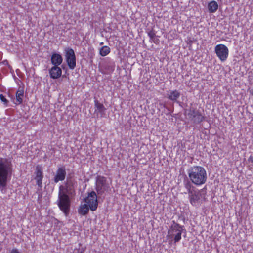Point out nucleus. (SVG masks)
I'll list each match as a JSON object with an SVG mask.
<instances>
[{"mask_svg":"<svg viewBox=\"0 0 253 253\" xmlns=\"http://www.w3.org/2000/svg\"><path fill=\"white\" fill-rule=\"evenodd\" d=\"M0 99L5 105H7L8 101L5 96L2 94L0 95Z\"/></svg>","mask_w":253,"mask_h":253,"instance_id":"23","label":"nucleus"},{"mask_svg":"<svg viewBox=\"0 0 253 253\" xmlns=\"http://www.w3.org/2000/svg\"><path fill=\"white\" fill-rule=\"evenodd\" d=\"M183 230V226L173 221L168 231L167 237L169 239L173 238L174 243L178 242L181 239V234Z\"/></svg>","mask_w":253,"mask_h":253,"instance_id":"4","label":"nucleus"},{"mask_svg":"<svg viewBox=\"0 0 253 253\" xmlns=\"http://www.w3.org/2000/svg\"><path fill=\"white\" fill-rule=\"evenodd\" d=\"M248 160H249V161H251V162H253V157L251 156L249 157V158Z\"/></svg>","mask_w":253,"mask_h":253,"instance_id":"26","label":"nucleus"},{"mask_svg":"<svg viewBox=\"0 0 253 253\" xmlns=\"http://www.w3.org/2000/svg\"><path fill=\"white\" fill-rule=\"evenodd\" d=\"M94 112L97 116H99L100 118H104L105 117V111L106 109L104 105L97 99L94 100Z\"/></svg>","mask_w":253,"mask_h":253,"instance_id":"12","label":"nucleus"},{"mask_svg":"<svg viewBox=\"0 0 253 253\" xmlns=\"http://www.w3.org/2000/svg\"><path fill=\"white\" fill-rule=\"evenodd\" d=\"M215 53L221 62L225 61L229 55V50L227 47L223 44H219L215 47Z\"/></svg>","mask_w":253,"mask_h":253,"instance_id":"7","label":"nucleus"},{"mask_svg":"<svg viewBox=\"0 0 253 253\" xmlns=\"http://www.w3.org/2000/svg\"><path fill=\"white\" fill-rule=\"evenodd\" d=\"M11 165L7 160L0 158V190L2 191L6 186L8 176L11 171Z\"/></svg>","mask_w":253,"mask_h":253,"instance_id":"2","label":"nucleus"},{"mask_svg":"<svg viewBox=\"0 0 253 253\" xmlns=\"http://www.w3.org/2000/svg\"><path fill=\"white\" fill-rule=\"evenodd\" d=\"M110 188L109 184L107 182V178L103 176L98 175L96 177L95 189L98 195H102Z\"/></svg>","mask_w":253,"mask_h":253,"instance_id":"6","label":"nucleus"},{"mask_svg":"<svg viewBox=\"0 0 253 253\" xmlns=\"http://www.w3.org/2000/svg\"><path fill=\"white\" fill-rule=\"evenodd\" d=\"M148 35L151 39H153L155 36V34L153 32H150L148 33Z\"/></svg>","mask_w":253,"mask_h":253,"instance_id":"24","label":"nucleus"},{"mask_svg":"<svg viewBox=\"0 0 253 253\" xmlns=\"http://www.w3.org/2000/svg\"><path fill=\"white\" fill-rule=\"evenodd\" d=\"M218 5L215 1H211L208 4V9L210 13H214L218 9Z\"/></svg>","mask_w":253,"mask_h":253,"instance_id":"17","label":"nucleus"},{"mask_svg":"<svg viewBox=\"0 0 253 253\" xmlns=\"http://www.w3.org/2000/svg\"><path fill=\"white\" fill-rule=\"evenodd\" d=\"M204 189L197 190L188 195V199L190 203L193 206H197L201 205L203 199H205V193Z\"/></svg>","mask_w":253,"mask_h":253,"instance_id":"5","label":"nucleus"},{"mask_svg":"<svg viewBox=\"0 0 253 253\" xmlns=\"http://www.w3.org/2000/svg\"><path fill=\"white\" fill-rule=\"evenodd\" d=\"M84 201L92 211H94L97 209L98 206L97 197L94 191H91L88 193L87 197L84 199Z\"/></svg>","mask_w":253,"mask_h":253,"instance_id":"9","label":"nucleus"},{"mask_svg":"<svg viewBox=\"0 0 253 253\" xmlns=\"http://www.w3.org/2000/svg\"><path fill=\"white\" fill-rule=\"evenodd\" d=\"M187 172L190 181L196 185L204 184L207 181V172L205 168L202 166H192L188 169Z\"/></svg>","mask_w":253,"mask_h":253,"instance_id":"1","label":"nucleus"},{"mask_svg":"<svg viewBox=\"0 0 253 253\" xmlns=\"http://www.w3.org/2000/svg\"><path fill=\"white\" fill-rule=\"evenodd\" d=\"M110 52V48L108 46H102L99 50V54L101 56H106Z\"/></svg>","mask_w":253,"mask_h":253,"instance_id":"21","label":"nucleus"},{"mask_svg":"<svg viewBox=\"0 0 253 253\" xmlns=\"http://www.w3.org/2000/svg\"><path fill=\"white\" fill-rule=\"evenodd\" d=\"M10 253H19V252L16 249H13Z\"/></svg>","mask_w":253,"mask_h":253,"instance_id":"25","label":"nucleus"},{"mask_svg":"<svg viewBox=\"0 0 253 253\" xmlns=\"http://www.w3.org/2000/svg\"><path fill=\"white\" fill-rule=\"evenodd\" d=\"M66 176V171L65 167H59L56 171L55 175L53 178V181L55 183L59 181H62L65 180Z\"/></svg>","mask_w":253,"mask_h":253,"instance_id":"11","label":"nucleus"},{"mask_svg":"<svg viewBox=\"0 0 253 253\" xmlns=\"http://www.w3.org/2000/svg\"><path fill=\"white\" fill-rule=\"evenodd\" d=\"M180 96V92L177 90L171 91L169 94L168 98L172 101H176Z\"/></svg>","mask_w":253,"mask_h":253,"instance_id":"19","label":"nucleus"},{"mask_svg":"<svg viewBox=\"0 0 253 253\" xmlns=\"http://www.w3.org/2000/svg\"><path fill=\"white\" fill-rule=\"evenodd\" d=\"M24 90L23 87H19L16 92V102L15 104L19 105L22 103L24 97Z\"/></svg>","mask_w":253,"mask_h":253,"instance_id":"16","label":"nucleus"},{"mask_svg":"<svg viewBox=\"0 0 253 253\" xmlns=\"http://www.w3.org/2000/svg\"><path fill=\"white\" fill-rule=\"evenodd\" d=\"M65 59L67 65L71 70H73L76 65V56L74 50L67 48L65 50Z\"/></svg>","mask_w":253,"mask_h":253,"instance_id":"8","label":"nucleus"},{"mask_svg":"<svg viewBox=\"0 0 253 253\" xmlns=\"http://www.w3.org/2000/svg\"><path fill=\"white\" fill-rule=\"evenodd\" d=\"M63 61L62 56L58 53H53L51 57V62L53 66H59Z\"/></svg>","mask_w":253,"mask_h":253,"instance_id":"15","label":"nucleus"},{"mask_svg":"<svg viewBox=\"0 0 253 253\" xmlns=\"http://www.w3.org/2000/svg\"><path fill=\"white\" fill-rule=\"evenodd\" d=\"M184 187L187 190L188 195L197 190L189 181L184 183Z\"/></svg>","mask_w":253,"mask_h":253,"instance_id":"20","label":"nucleus"},{"mask_svg":"<svg viewBox=\"0 0 253 253\" xmlns=\"http://www.w3.org/2000/svg\"><path fill=\"white\" fill-rule=\"evenodd\" d=\"M72 187L73 185H70L67 183L65 186L64 191L61 190V191H63L66 194L71 193L72 191L73 190Z\"/></svg>","mask_w":253,"mask_h":253,"instance_id":"22","label":"nucleus"},{"mask_svg":"<svg viewBox=\"0 0 253 253\" xmlns=\"http://www.w3.org/2000/svg\"><path fill=\"white\" fill-rule=\"evenodd\" d=\"M81 253H82V252H81Z\"/></svg>","mask_w":253,"mask_h":253,"instance_id":"27","label":"nucleus"},{"mask_svg":"<svg viewBox=\"0 0 253 253\" xmlns=\"http://www.w3.org/2000/svg\"><path fill=\"white\" fill-rule=\"evenodd\" d=\"M63 188V186H60L59 187L58 199L57 202L60 210L64 213L66 216H67L70 212L71 200L67 194L63 191H61V188Z\"/></svg>","mask_w":253,"mask_h":253,"instance_id":"3","label":"nucleus"},{"mask_svg":"<svg viewBox=\"0 0 253 253\" xmlns=\"http://www.w3.org/2000/svg\"><path fill=\"white\" fill-rule=\"evenodd\" d=\"M188 115L195 121L198 123L201 122L204 120V116L201 112L196 109L191 110Z\"/></svg>","mask_w":253,"mask_h":253,"instance_id":"13","label":"nucleus"},{"mask_svg":"<svg viewBox=\"0 0 253 253\" xmlns=\"http://www.w3.org/2000/svg\"><path fill=\"white\" fill-rule=\"evenodd\" d=\"M62 69L59 66H53L49 70V74L51 78L57 79L62 75Z\"/></svg>","mask_w":253,"mask_h":253,"instance_id":"14","label":"nucleus"},{"mask_svg":"<svg viewBox=\"0 0 253 253\" xmlns=\"http://www.w3.org/2000/svg\"><path fill=\"white\" fill-rule=\"evenodd\" d=\"M34 175V179L36 181V184L39 188H41L42 186V180L43 178V170L41 166L39 165L36 166Z\"/></svg>","mask_w":253,"mask_h":253,"instance_id":"10","label":"nucleus"},{"mask_svg":"<svg viewBox=\"0 0 253 253\" xmlns=\"http://www.w3.org/2000/svg\"><path fill=\"white\" fill-rule=\"evenodd\" d=\"M89 209V206L86 204L81 205L78 210V212L82 215H85L88 213Z\"/></svg>","mask_w":253,"mask_h":253,"instance_id":"18","label":"nucleus"}]
</instances>
